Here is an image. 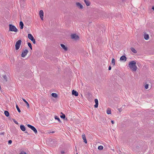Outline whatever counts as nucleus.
<instances>
[{
	"mask_svg": "<svg viewBox=\"0 0 154 154\" xmlns=\"http://www.w3.org/2000/svg\"><path fill=\"white\" fill-rule=\"evenodd\" d=\"M136 63L134 61H130L128 64L129 67L133 71H136L137 67L136 66Z\"/></svg>",
	"mask_w": 154,
	"mask_h": 154,
	"instance_id": "obj_1",
	"label": "nucleus"
},
{
	"mask_svg": "<svg viewBox=\"0 0 154 154\" xmlns=\"http://www.w3.org/2000/svg\"><path fill=\"white\" fill-rule=\"evenodd\" d=\"M0 76L1 78L3 77L4 79V80L5 82H7V77L5 74V72L2 69L0 70Z\"/></svg>",
	"mask_w": 154,
	"mask_h": 154,
	"instance_id": "obj_2",
	"label": "nucleus"
},
{
	"mask_svg": "<svg viewBox=\"0 0 154 154\" xmlns=\"http://www.w3.org/2000/svg\"><path fill=\"white\" fill-rule=\"evenodd\" d=\"M48 142L51 146H55L57 144V141L55 139L50 138L48 139Z\"/></svg>",
	"mask_w": 154,
	"mask_h": 154,
	"instance_id": "obj_3",
	"label": "nucleus"
},
{
	"mask_svg": "<svg viewBox=\"0 0 154 154\" xmlns=\"http://www.w3.org/2000/svg\"><path fill=\"white\" fill-rule=\"evenodd\" d=\"M9 31H12V32H17L18 30L17 28L16 27L11 24H10L9 25Z\"/></svg>",
	"mask_w": 154,
	"mask_h": 154,
	"instance_id": "obj_4",
	"label": "nucleus"
},
{
	"mask_svg": "<svg viewBox=\"0 0 154 154\" xmlns=\"http://www.w3.org/2000/svg\"><path fill=\"white\" fill-rule=\"evenodd\" d=\"M21 42L22 41L21 40H19L16 42L15 44V49L16 50L19 49Z\"/></svg>",
	"mask_w": 154,
	"mask_h": 154,
	"instance_id": "obj_5",
	"label": "nucleus"
},
{
	"mask_svg": "<svg viewBox=\"0 0 154 154\" xmlns=\"http://www.w3.org/2000/svg\"><path fill=\"white\" fill-rule=\"evenodd\" d=\"M27 126L28 127L31 129L35 134L37 133V130L34 127L29 124H28Z\"/></svg>",
	"mask_w": 154,
	"mask_h": 154,
	"instance_id": "obj_6",
	"label": "nucleus"
},
{
	"mask_svg": "<svg viewBox=\"0 0 154 154\" xmlns=\"http://www.w3.org/2000/svg\"><path fill=\"white\" fill-rule=\"evenodd\" d=\"M28 52V51L27 49H25V50L23 51L21 54V57H25L27 55Z\"/></svg>",
	"mask_w": 154,
	"mask_h": 154,
	"instance_id": "obj_7",
	"label": "nucleus"
},
{
	"mask_svg": "<svg viewBox=\"0 0 154 154\" xmlns=\"http://www.w3.org/2000/svg\"><path fill=\"white\" fill-rule=\"evenodd\" d=\"M71 38L72 39L75 40L78 39L79 38L78 35L75 34H72L71 35Z\"/></svg>",
	"mask_w": 154,
	"mask_h": 154,
	"instance_id": "obj_8",
	"label": "nucleus"
},
{
	"mask_svg": "<svg viewBox=\"0 0 154 154\" xmlns=\"http://www.w3.org/2000/svg\"><path fill=\"white\" fill-rule=\"evenodd\" d=\"M39 14L41 18V19L42 20H43V16H44V13L42 10H41L39 12Z\"/></svg>",
	"mask_w": 154,
	"mask_h": 154,
	"instance_id": "obj_9",
	"label": "nucleus"
},
{
	"mask_svg": "<svg viewBox=\"0 0 154 154\" xmlns=\"http://www.w3.org/2000/svg\"><path fill=\"white\" fill-rule=\"evenodd\" d=\"M120 60L121 61H125L127 60V58L125 55L122 56L120 58Z\"/></svg>",
	"mask_w": 154,
	"mask_h": 154,
	"instance_id": "obj_10",
	"label": "nucleus"
},
{
	"mask_svg": "<svg viewBox=\"0 0 154 154\" xmlns=\"http://www.w3.org/2000/svg\"><path fill=\"white\" fill-rule=\"evenodd\" d=\"M76 6L79 9H82L83 8V6L79 2H76Z\"/></svg>",
	"mask_w": 154,
	"mask_h": 154,
	"instance_id": "obj_11",
	"label": "nucleus"
},
{
	"mask_svg": "<svg viewBox=\"0 0 154 154\" xmlns=\"http://www.w3.org/2000/svg\"><path fill=\"white\" fill-rule=\"evenodd\" d=\"M94 101H95V104L94 105V107L95 108H97L98 107V100L97 99H94Z\"/></svg>",
	"mask_w": 154,
	"mask_h": 154,
	"instance_id": "obj_12",
	"label": "nucleus"
},
{
	"mask_svg": "<svg viewBox=\"0 0 154 154\" xmlns=\"http://www.w3.org/2000/svg\"><path fill=\"white\" fill-rule=\"evenodd\" d=\"M28 38L31 41L34 38L31 34H29L28 35Z\"/></svg>",
	"mask_w": 154,
	"mask_h": 154,
	"instance_id": "obj_13",
	"label": "nucleus"
},
{
	"mask_svg": "<svg viewBox=\"0 0 154 154\" xmlns=\"http://www.w3.org/2000/svg\"><path fill=\"white\" fill-rule=\"evenodd\" d=\"M72 94L73 95H75V96H77L78 95V92L74 90L72 91Z\"/></svg>",
	"mask_w": 154,
	"mask_h": 154,
	"instance_id": "obj_14",
	"label": "nucleus"
},
{
	"mask_svg": "<svg viewBox=\"0 0 154 154\" xmlns=\"http://www.w3.org/2000/svg\"><path fill=\"white\" fill-rule=\"evenodd\" d=\"M20 128L21 130L22 131H26V127L24 125H21L20 126Z\"/></svg>",
	"mask_w": 154,
	"mask_h": 154,
	"instance_id": "obj_15",
	"label": "nucleus"
},
{
	"mask_svg": "<svg viewBox=\"0 0 154 154\" xmlns=\"http://www.w3.org/2000/svg\"><path fill=\"white\" fill-rule=\"evenodd\" d=\"M144 37L146 40H147L149 39V36L148 34H146L145 32L144 33Z\"/></svg>",
	"mask_w": 154,
	"mask_h": 154,
	"instance_id": "obj_16",
	"label": "nucleus"
},
{
	"mask_svg": "<svg viewBox=\"0 0 154 154\" xmlns=\"http://www.w3.org/2000/svg\"><path fill=\"white\" fill-rule=\"evenodd\" d=\"M82 139L84 140V142H85V143H87V140L86 139L85 136V134H82Z\"/></svg>",
	"mask_w": 154,
	"mask_h": 154,
	"instance_id": "obj_17",
	"label": "nucleus"
},
{
	"mask_svg": "<svg viewBox=\"0 0 154 154\" xmlns=\"http://www.w3.org/2000/svg\"><path fill=\"white\" fill-rule=\"evenodd\" d=\"M62 48L65 51H66L67 50L68 48L65 45L63 44H60Z\"/></svg>",
	"mask_w": 154,
	"mask_h": 154,
	"instance_id": "obj_18",
	"label": "nucleus"
},
{
	"mask_svg": "<svg viewBox=\"0 0 154 154\" xmlns=\"http://www.w3.org/2000/svg\"><path fill=\"white\" fill-rule=\"evenodd\" d=\"M22 99L23 101L26 103L27 108H29V105L28 102L23 98H22Z\"/></svg>",
	"mask_w": 154,
	"mask_h": 154,
	"instance_id": "obj_19",
	"label": "nucleus"
},
{
	"mask_svg": "<svg viewBox=\"0 0 154 154\" xmlns=\"http://www.w3.org/2000/svg\"><path fill=\"white\" fill-rule=\"evenodd\" d=\"M84 1L85 2V4H86V5L87 6H89L90 5L91 3L88 0H84Z\"/></svg>",
	"mask_w": 154,
	"mask_h": 154,
	"instance_id": "obj_20",
	"label": "nucleus"
},
{
	"mask_svg": "<svg viewBox=\"0 0 154 154\" xmlns=\"http://www.w3.org/2000/svg\"><path fill=\"white\" fill-rule=\"evenodd\" d=\"M20 29H22L23 27L24 24L23 22L22 21H20Z\"/></svg>",
	"mask_w": 154,
	"mask_h": 154,
	"instance_id": "obj_21",
	"label": "nucleus"
},
{
	"mask_svg": "<svg viewBox=\"0 0 154 154\" xmlns=\"http://www.w3.org/2000/svg\"><path fill=\"white\" fill-rule=\"evenodd\" d=\"M4 114L6 117H8L9 116V113L8 111H4Z\"/></svg>",
	"mask_w": 154,
	"mask_h": 154,
	"instance_id": "obj_22",
	"label": "nucleus"
},
{
	"mask_svg": "<svg viewBox=\"0 0 154 154\" xmlns=\"http://www.w3.org/2000/svg\"><path fill=\"white\" fill-rule=\"evenodd\" d=\"M60 114H62V115L60 116L61 118L63 119H65V118H66L65 115L62 112H61Z\"/></svg>",
	"mask_w": 154,
	"mask_h": 154,
	"instance_id": "obj_23",
	"label": "nucleus"
},
{
	"mask_svg": "<svg viewBox=\"0 0 154 154\" xmlns=\"http://www.w3.org/2000/svg\"><path fill=\"white\" fill-rule=\"evenodd\" d=\"M106 113L108 114H111V111L110 108H108L107 109Z\"/></svg>",
	"mask_w": 154,
	"mask_h": 154,
	"instance_id": "obj_24",
	"label": "nucleus"
},
{
	"mask_svg": "<svg viewBox=\"0 0 154 154\" xmlns=\"http://www.w3.org/2000/svg\"><path fill=\"white\" fill-rule=\"evenodd\" d=\"M51 95L52 97L55 98H57L58 97L57 94L56 93H52Z\"/></svg>",
	"mask_w": 154,
	"mask_h": 154,
	"instance_id": "obj_25",
	"label": "nucleus"
},
{
	"mask_svg": "<svg viewBox=\"0 0 154 154\" xmlns=\"http://www.w3.org/2000/svg\"><path fill=\"white\" fill-rule=\"evenodd\" d=\"M131 50L134 53H137V51L133 47H131Z\"/></svg>",
	"mask_w": 154,
	"mask_h": 154,
	"instance_id": "obj_26",
	"label": "nucleus"
},
{
	"mask_svg": "<svg viewBox=\"0 0 154 154\" xmlns=\"http://www.w3.org/2000/svg\"><path fill=\"white\" fill-rule=\"evenodd\" d=\"M54 118L55 119L57 120L60 123L61 122L60 121V118L57 116H54Z\"/></svg>",
	"mask_w": 154,
	"mask_h": 154,
	"instance_id": "obj_27",
	"label": "nucleus"
},
{
	"mask_svg": "<svg viewBox=\"0 0 154 154\" xmlns=\"http://www.w3.org/2000/svg\"><path fill=\"white\" fill-rule=\"evenodd\" d=\"M111 62L113 66L115 65V60L114 58H112Z\"/></svg>",
	"mask_w": 154,
	"mask_h": 154,
	"instance_id": "obj_28",
	"label": "nucleus"
},
{
	"mask_svg": "<svg viewBox=\"0 0 154 154\" xmlns=\"http://www.w3.org/2000/svg\"><path fill=\"white\" fill-rule=\"evenodd\" d=\"M16 108L18 111V112H21V110L20 109H19L18 105L17 104H16Z\"/></svg>",
	"mask_w": 154,
	"mask_h": 154,
	"instance_id": "obj_29",
	"label": "nucleus"
},
{
	"mask_svg": "<svg viewBox=\"0 0 154 154\" xmlns=\"http://www.w3.org/2000/svg\"><path fill=\"white\" fill-rule=\"evenodd\" d=\"M103 148V147L102 146H98V149L100 150H102Z\"/></svg>",
	"mask_w": 154,
	"mask_h": 154,
	"instance_id": "obj_30",
	"label": "nucleus"
},
{
	"mask_svg": "<svg viewBox=\"0 0 154 154\" xmlns=\"http://www.w3.org/2000/svg\"><path fill=\"white\" fill-rule=\"evenodd\" d=\"M27 44H28V46H29V47L30 48V49L32 50V45H31V44L29 42H28V43H27Z\"/></svg>",
	"mask_w": 154,
	"mask_h": 154,
	"instance_id": "obj_31",
	"label": "nucleus"
},
{
	"mask_svg": "<svg viewBox=\"0 0 154 154\" xmlns=\"http://www.w3.org/2000/svg\"><path fill=\"white\" fill-rule=\"evenodd\" d=\"M12 120L13 121V122L16 124L18 125V122L15 120L14 119H12Z\"/></svg>",
	"mask_w": 154,
	"mask_h": 154,
	"instance_id": "obj_32",
	"label": "nucleus"
},
{
	"mask_svg": "<svg viewBox=\"0 0 154 154\" xmlns=\"http://www.w3.org/2000/svg\"><path fill=\"white\" fill-rule=\"evenodd\" d=\"M4 126L3 125H2L0 126V129L1 130H3L4 129Z\"/></svg>",
	"mask_w": 154,
	"mask_h": 154,
	"instance_id": "obj_33",
	"label": "nucleus"
},
{
	"mask_svg": "<svg viewBox=\"0 0 154 154\" xmlns=\"http://www.w3.org/2000/svg\"><path fill=\"white\" fill-rule=\"evenodd\" d=\"M117 109L120 112L122 111V107L120 108H118Z\"/></svg>",
	"mask_w": 154,
	"mask_h": 154,
	"instance_id": "obj_34",
	"label": "nucleus"
},
{
	"mask_svg": "<svg viewBox=\"0 0 154 154\" xmlns=\"http://www.w3.org/2000/svg\"><path fill=\"white\" fill-rule=\"evenodd\" d=\"M149 85L146 84L145 86V88L146 89H147L148 88Z\"/></svg>",
	"mask_w": 154,
	"mask_h": 154,
	"instance_id": "obj_35",
	"label": "nucleus"
},
{
	"mask_svg": "<svg viewBox=\"0 0 154 154\" xmlns=\"http://www.w3.org/2000/svg\"><path fill=\"white\" fill-rule=\"evenodd\" d=\"M31 41L32 42L33 44H35V43L36 42H35V38H34Z\"/></svg>",
	"mask_w": 154,
	"mask_h": 154,
	"instance_id": "obj_36",
	"label": "nucleus"
},
{
	"mask_svg": "<svg viewBox=\"0 0 154 154\" xmlns=\"http://www.w3.org/2000/svg\"><path fill=\"white\" fill-rule=\"evenodd\" d=\"M12 143V141L11 140H10L8 141V144H11Z\"/></svg>",
	"mask_w": 154,
	"mask_h": 154,
	"instance_id": "obj_37",
	"label": "nucleus"
},
{
	"mask_svg": "<svg viewBox=\"0 0 154 154\" xmlns=\"http://www.w3.org/2000/svg\"><path fill=\"white\" fill-rule=\"evenodd\" d=\"M20 154H26V152H21L20 153Z\"/></svg>",
	"mask_w": 154,
	"mask_h": 154,
	"instance_id": "obj_38",
	"label": "nucleus"
},
{
	"mask_svg": "<svg viewBox=\"0 0 154 154\" xmlns=\"http://www.w3.org/2000/svg\"><path fill=\"white\" fill-rule=\"evenodd\" d=\"M4 134H5V133L4 132H2L0 133V135H4Z\"/></svg>",
	"mask_w": 154,
	"mask_h": 154,
	"instance_id": "obj_39",
	"label": "nucleus"
},
{
	"mask_svg": "<svg viewBox=\"0 0 154 154\" xmlns=\"http://www.w3.org/2000/svg\"><path fill=\"white\" fill-rule=\"evenodd\" d=\"M111 66H110L109 68H108V70H111Z\"/></svg>",
	"mask_w": 154,
	"mask_h": 154,
	"instance_id": "obj_40",
	"label": "nucleus"
},
{
	"mask_svg": "<svg viewBox=\"0 0 154 154\" xmlns=\"http://www.w3.org/2000/svg\"><path fill=\"white\" fill-rule=\"evenodd\" d=\"M61 154H64L65 153V152L63 151H62L61 152Z\"/></svg>",
	"mask_w": 154,
	"mask_h": 154,
	"instance_id": "obj_41",
	"label": "nucleus"
},
{
	"mask_svg": "<svg viewBox=\"0 0 154 154\" xmlns=\"http://www.w3.org/2000/svg\"><path fill=\"white\" fill-rule=\"evenodd\" d=\"M111 122L112 123V124H114V121H113V120H111Z\"/></svg>",
	"mask_w": 154,
	"mask_h": 154,
	"instance_id": "obj_42",
	"label": "nucleus"
},
{
	"mask_svg": "<svg viewBox=\"0 0 154 154\" xmlns=\"http://www.w3.org/2000/svg\"><path fill=\"white\" fill-rule=\"evenodd\" d=\"M26 75V76L28 77H29L30 76V75H29V76H27L26 75V74H25V72L24 73V75Z\"/></svg>",
	"mask_w": 154,
	"mask_h": 154,
	"instance_id": "obj_43",
	"label": "nucleus"
},
{
	"mask_svg": "<svg viewBox=\"0 0 154 154\" xmlns=\"http://www.w3.org/2000/svg\"><path fill=\"white\" fill-rule=\"evenodd\" d=\"M152 9L154 10V6H153L152 7Z\"/></svg>",
	"mask_w": 154,
	"mask_h": 154,
	"instance_id": "obj_44",
	"label": "nucleus"
},
{
	"mask_svg": "<svg viewBox=\"0 0 154 154\" xmlns=\"http://www.w3.org/2000/svg\"><path fill=\"white\" fill-rule=\"evenodd\" d=\"M137 65H138V66H139V65H140V63H137Z\"/></svg>",
	"mask_w": 154,
	"mask_h": 154,
	"instance_id": "obj_45",
	"label": "nucleus"
},
{
	"mask_svg": "<svg viewBox=\"0 0 154 154\" xmlns=\"http://www.w3.org/2000/svg\"><path fill=\"white\" fill-rule=\"evenodd\" d=\"M25 133H27V134H29V133H28L27 131H25Z\"/></svg>",
	"mask_w": 154,
	"mask_h": 154,
	"instance_id": "obj_46",
	"label": "nucleus"
},
{
	"mask_svg": "<svg viewBox=\"0 0 154 154\" xmlns=\"http://www.w3.org/2000/svg\"><path fill=\"white\" fill-rule=\"evenodd\" d=\"M54 131H53L51 133H54Z\"/></svg>",
	"mask_w": 154,
	"mask_h": 154,
	"instance_id": "obj_47",
	"label": "nucleus"
},
{
	"mask_svg": "<svg viewBox=\"0 0 154 154\" xmlns=\"http://www.w3.org/2000/svg\"><path fill=\"white\" fill-rule=\"evenodd\" d=\"M66 120H67V118H65V119Z\"/></svg>",
	"mask_w": 154,
	"mask_h": 154,
	"instance_id": "obj_48",
	"label": "nucleus"
},
{
	"mask_svg": "<svg viewBox=\"0 0 154 154\" xmlns=\"http://www.w3.org/2000/svg\"><path fill=\"white\" fill-rule=\"evenodd\" d=\"M0 89H1V86H0Z\"/></svg>",
	"mask_w": 154,
	"mask_h": 154,
	"instance_id": "obj_49",
	"label": "nucleus"
},
{
	"mask_svg": "<svg viewBox=\"0 0 154 154\" xmlns=\"http://www.w3.org/2000/svg\"><path fill=\"white\" fill-rule=\"evenodd\" d=\"M29 73H31V72H29Z\"/></svg>",
	"mask_w": 154,
	"mask_h": 154,
	"instance_id": "obj_50",
	"label": "nucleus"
},
{
	"mask_svg": "<svg viewBox=\"0 0 154 154\" xmlns=\"http://www.w3.org/2000/svg\"><path fill=\"white\" fill-rule=\"evenodd\" d=\"M76 154H78V153H77Z\"/></svg>",
	"mask_w": 154,
	"mask_h": 154,
	"instance_id": "obj_51",
	"label": "nucleus"
}]
</instances>
